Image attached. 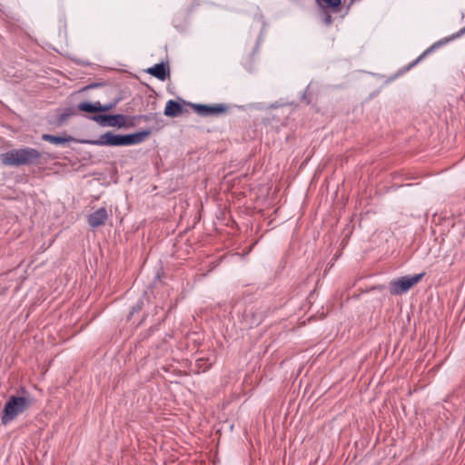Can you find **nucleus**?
<instances>
[{"label":"nucleus","instance_id":"13","mask_svg":"<svg viewBox=\"0 0 465 465\" xmlns=\"http://www.w3.org/2000/svg\"><path fill=\"white\" fill-rule=\"evenodd\" d=\"M316 3L322 9H331L333 12H337L341 5V0H316Z\"/></svg>","mask_w":465,"mask_h":465},{"label":"nucleus","instance_id":"14","mask_svg":"<svg viewBox=\"0 0 465 465\" xmlns=\"http://www.w3.org/2000/svg\"><path fill=\"white\" fill-rule=\"evenodd\" d=\"M77 108L83 112L97 113L99 112V102L94 104L89 102H82L78 104Z\"/></svg>","mask_w":465,"mask_h":465},{"label":"nucleus","instance_id":"2","mask_svg":"<svg viewBox=\"0 0 465 465\" xmlns=\"http://www.w3.org/2000/svg\"><path fill=\"white\" fill-rule=\"evenodd\" d=\"M31 404L28 397L11 396L6 401L1 421L4 425L8 424L16 416L24 412Z\"/></svg>","mask_w":465,"mask_h":465},{"label":"nucleus","instance_id":"18","mask_svg":"<svg viewBox=\"0 0 465 465\" xmlns=\"http://www.w3.org/2000/svg\"><path fill=\"white\" fill-rule=\"evenodd\" d=\"M259 322H260V320H258V321H254V322H252V324H258V323H259Z\"/></svg>","mask_w":465,"mask_h":465},{"label":"nucleus","instance_id":"5","mask_svg":"<svg viewBox=\"0 0 465 465\" xmlns=\"http://www.w3.org/2000/svg\"><path fill=\"white\" fill-rule=\"evenodd\" d=\"M91 120L98 123L102 126L123 127L125 125V116L123 114H94L90 117Z\"/></svg>","mask_w":465,"mask_h":465},{"label":"nucleus","instance_id":"10","mask_svg":"<svg viewBox=\"0 0 465 465\" xmlns=\"http://www.w3.org/2000/svg\"><path fill=\"white\" fill-rule=\"evenodd\" d=\"M146 73L162 81L165 80L170 74L169 68L163 63L156 64L148 68Z\"/></svg>","mask_w":465,"mask_h":465},{"label":"nucleus","instance_id":"11","mask_svg":"<svg viewBox=\"0 0 465 465\" xmlns=\"http://www.w3.org/2000/svg\"><path fill=\"white\" fill-rule=\"evenodd\" d=\"M183 107L176 101L169 100L164 108V114L169 117H176L182 114Z\"/></svg>","mask_w":465,"mask_h":465},{"label":"nucleus","instance_id":"1","mask_svg":"<svg viewBox=\"0 0 465 465\" xmlns=\"http://www.w3.org/2000/svg\"><path fill=\"white\" fill-rule=\"evenodd\" d=\"M0 158L5 166H21L37 163L41 153L35 148L25 147L10 150L2 153Z\"/></svg>","mask_w":465,"mask_h":465},{"label":"nucleus","instance_id":"17","mask_svg":"<svg viewBox=\"0 0 465 465\" xmlns=\"http://www.w3.org/2000/svg\"><path fill=\"white\" fill-rule=\"evenodd\" d=\"M323 22L325 25H330L332 23V17L330 14H325L323 17Z\"/></svg>","mask_w":465,"mask_h":465},{"label":"nucleus","instance_id":"16","mask_svg":"<svg viewBox=\"0 0 465 465\" xmlns=\"http://www.w3.org/2000/svg\"><path fill=\"white\" fill-rule=\"evenodd\" d=\"M117 104H118V100H114V102L106 104H101L99 103V112L111 111L116 106Z\"/></svg>","mask_w":465,"mask_h":465},{"label":"nucleus","instance_id":"8","mask_svg":"<svg viewBox=\"0 0 465 465\" xmlns=\"http://www.w3.org/2000/svg\"><path fill=\"white\" fill-rule=\"evenodd\" d=\"M151 134V130H143L134 134H123L124 146L142 143Z\"/></svg>","mask_w":465,"mask_h":465},{"label":"nucleus","instance_id":"7","mask_svg":"<svg viewBox=\"0 0 465 465\" xmlns=\"http://www.w3.org/2000/svg\"><path fill=\"white\" fill-rule=\"evenodd\" d=\"M465 34V26L463 28H461L459 32H457L456 34H453L450 37H446V38H443L436 43H434L430 47H429L427 50H425L418 58H416L414 61H412L409 65H408V69H411L412 68L413 66H415L417 64H419L427 54H429L430 53H431L433 50H435L436 48L441 46L442 45L444 44H447L449 43L450 41L453 40V39H456L461 35H463Z\"/></svg>","mask_w":465,"mask_h":465},{"label":"nucleus","instance_id":"4","mask_svg":"<svg viewBox=\"0 0 465 465\" xmlns=\"http://www.w3.org/2000/svg\"><path fill=\"white\" fill-rule=\"evenodd\" d=\"M83 143L97 146H124L123 134H114L111 131L101 134L97 139L85 140Z\"/></svg>","mask_w":465,"mask_h":465},{"label":"nucleus","instance_id":"15","mask_svg":"<svg viewBox=\"0 0 465 465\" xmlns=\"http://www.w3.org/2000/svg\"><path fill=\"white\" fill-rule=\"evenodd\" d=\"M159 118H160L159 114H140V115H135L133 117V119L135 121H144V122H153V121L155 123H158Z\"/></svg>","mask_w":465,"mask_h":465},{"label":"nucleus","instance_id":"6","mask_svg":"<svg viewBox=\"0 0 465 465\" xmlns=\"http://www.w3.org/2000/svg\"><path fill=\"white\" fill-rule=\"evenodd\" d=\"M193 108L195 113H197L201 116H211V115H220L224 114L228 107L222 104H193Z\"/></svg>","mask_w":465,"mask_h":465},{"label":"nucleus","instance_id":"12","mask_svg":"<svg viewBox=\"0 0 465 465\" xmlns=\"http://www.w3.org/2000/svg\"><path fill=\"white\" fill-rule=\"evenodd\" d=\"M42 139L44 141H45V142H49V143H54V144H64L66 143H69V142H72V141L74 140L70 135H67V136H56V135L48 134H44L42 135Z\"/></svg>","mask_w":465,"mask_h":465},{"label":"nucleus","instance_id":"9","mask_svg":"<svg viewBox=\"0 0 465 465\" xmlns=\"http://www.w3.org/2000/svg\"><path fill=\"white\" fill-rule=\"evenodd\" d=\"M108 219V213H107V211L104 207H101L99 209H97L95 212L92 213L89 216H88V224L93 227V228H96V227H99L103 224H104V223L106 222V220Z\"/></svg>","mask_w":465,"mask_h":465},{"label":"nucleus","instance_id":"3","mask_svg":"<svg viewBox=\"0 0 465 465\" xmlns=\"http://www.w3.org/2000/svg\"><path fill=\"white\" fill-rule=\"evenodd\" d=\"M423 275L424 273H419L412 276H402L391 281L389 283L390 293L391 295H401L407 292L422 279Z\"/></svg>","mask_w":465,"mask_h":465}]
</instances>
